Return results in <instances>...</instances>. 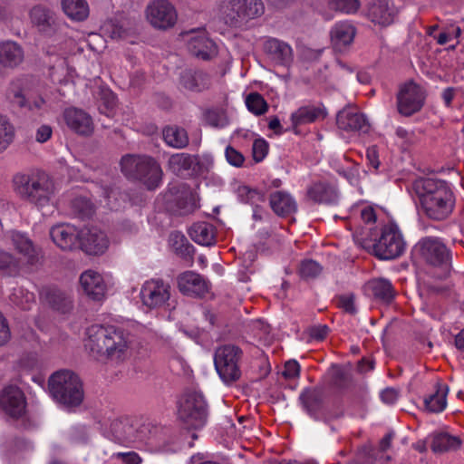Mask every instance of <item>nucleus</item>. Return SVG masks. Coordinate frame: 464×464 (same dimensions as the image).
<instances>
[{"label": "nucleus", "instance_id": "27", "mask_svg": "<svg viewBox=\"0 0 464 464\" xmlns=\"http://www.w3.org/2000/svg\"><path fill=\"white\" fill-rule=\"evenodd\" d=\"M24 59L22 48L14 42L0 43V63L5 67L17 66Z\"/></svg>", "mask_w": 464, "mask_h": 464}, {"label": "nucleus", "instance_id": "2", "mask_svg": "<svg viewBox=\"0 0 464 464\" xmlns=\"http://www.w3.org/2000/svg\"><path fill=\"white\" fill-rule=\"evenodd\" d=\"M414 186L421 208L430 218L442 220L452 212L455 198L445 181L421 179Z\"/></svg>", "mask_w": 464, "mask_h": 464}, {"label": "nucleus", "instance_id": "49", "mask_svg": "<svg viewBox=\"0 0 464 464\" xmlns=\"http://www.w3.org/2000/svg\"><path fill=\"white\" fill-rule=\"evenodd\" d=\"M14 129L5 116L0 114V152L5 150L13 142Z\"/></svg>", "mask_w": 464, "mask_h": 464}, {"label": "nucleus", "instance_id": "14", "mask_svg": "<svg viewBox=\"0 0 464 464\" xmlns=\"http://www.w3.org/2000/svg\"><path fill=\"white\" fill-rule=\"evenodd\" d=\"M398 14L399 9L392 0H371L365 11L366 17L382 27L392 24Z\"/></svg>", "mask_w": 464, "mask_h": 464}, {"label": "nucleus", "instance_id": "55", "mask_svg": "<svg viewBox=\"0 0 464 464\" xmlns=\"http://www.w3.org/2000/svg\"><path fill=\"white\" fill-rule=\"evenodd\" d=\"M118 464H142V459L135 451L118 450Z\"/></svg>", "mask_w": 464, "mask_h": 464}, {"label": "nucleus", "instance_id": "7", "mask_svg": "<svg viewBox=\"0 0 464 464\" xmlns=\"http://www.w3.org/2000/svg\"><path fill=\"white\" fill-rule=\"evenodd\" d=\"M243 351L237 345L225 344L217 348L214 364L218 374L226 384H231L241 377L239 362Z\"/></svg>", "mask_w": 464, "mask_h": 464}, {"label": "nucleus", "instance_id": "59", "mask_svg": "<svg viewBox=\"0 0 464 464\" xmlns=\"http://www.w3.org/2000/svg\"><path fill=\"white\" fill-rule=\"evenodd\" d=\"M300 366L296 361H288L285 364L283 375L286 379H294L299 375Z\"/></svg>", "mask_w": 464, "mask_h": 464}, {"label": "nucleus", "instance_id": "36", "mask_svg": "<svg viewBox=\"0 0 464 464\" xmlns=\"http://www.w3.org/2000/svg\"><path fill=\"white\" fill-rule=\"evenodd\" d=\"M99 90L98 109L100 112L109 118H113L116 115V102L113 92L105 86H100Z\"/></svg>", "mask_w": 464, "mask_h": 464}, {"label": "nucleus", "instance_id": "56", "mask_svg": "<svg viewBox=\"0 0 464 464\" xmlns=\"http://www.w3.org/2000/svg\"><path fill=\"white\" fill-rule=\"evenodd\" d=\"M252 149L255 160L261 161L267 154L268 145L264 139H256Z\"/></svg>", "mask_w": 464, "mask_h": 464}, {"label": "nucleus", "instance_id": "41", "mask_svg": "<svg viewBox=\"0 0 464 464\" xmlns=\"http://www.w3.org/2000/svg\"><path fill=\"white\" fill-rule=\"evenodd\" d=\"M460 445V440L457 437L447 433L435 434L432 438L430 448L432 451L441 453L451 450H456Z\"/></svg>", "mask_w": 464, "mask_h": 464}, {"label": "nucleus", "instance_id": "32", "mask_svg": "<svg viewBox=\"0 0 464 464\" xmlns=\"http://www.w3.org/2000/svg\"><path fill=\"white\" fill-rule=\"evenodd\" d=\"M220 14L226 24H236L243 18V5L241 0H222L219 6Z\"/></svg>", "mask_w": 464, "mask_h": 464}, {"label": "nucleus", "instance_id": "44", "mask_svg": "<svg viewBox=\"0 0 464 464\" xmlns=\"http://www.w3.org/2000/svg\"><path fill=\"white\" fill-rule=\"evenodd\" d=\"M23 260L14 257L11 254L0 250V274L2 276H14L21 268Z\"/></svg>", "mask_w": 464, "mask_h": 464}, {"label": "nucleus", "instance_id": "50", "mask_svg": "<svg viewBox=\"0 0 464 464\" xmlns=\"http://www.w3.org/2000/svg\"><path fill=\"white\" fill-rule=\"evenodd\" d=\"M13 302L23 310H30L35 303V296L24 288H17L13 293Z\"/></svg>", "mask_w": 464, "mask_h": 464}, {"label": "nucleus", "instance_id": "46", "mask_svg": "<svg viewBox=\"0 0 464 464\" xmlns=\"http://www.w3.org/2000/svg\"><path fill=\"white\" fill-rule=\"evenodd\" d=\"M47 301L54 310L63 314L68 313L72 307L71 298L60 290L50 291L47 295Z\"/></svg>", "mask_w": 464, "mask_h": 464}, {"label": "nucleus", "instance_id": "25", "mask_svg": "<svg viewBox=\"0 0 464 464\" xmlns=\"http://www.w3.org/2000/svg\"><path fill=\"white\" fill-rule=\"evenodd\" d=\"M355 28L348 22L337 23L331 30V41L334 48L343 51L353 41Z\"/></svg>", "mask_w": 464, "mask_h": 464}, {"label": "nucleus", "instance_id": "1", "mask_svg": "<svg viewBox=\"0 0 464 464\" xmlns=\"http://www.w3.org/2000/svg\"><path fill=\"white\" fill-rule=\"evenodd\" d=\"M12 188L16 197L37 208L49 206L55 196V184L44 170L33 169L15 173Z\"/></svg>", "mask_w": 464, "mask_h": 464}, {"label": "nucleus", "instance_id": "21", "mask_svg": "<svg viewBox=\"0 0 464 464\" xmlns=\"http://www.w3.org/2000/svg\"><path fill=\"white\" fill-rule=\"evenodd\" d=\"M326 116L325 109L321 105L307 104L299 107L290 116L291 129L297 133L298 127L313 123Z\"/></svg>", "mask_w": 464, "mask_h": 464}, {"label": "nucleus", "instance_id": "61", "mask_svg": "<svg viewBox=\"0 0 464 464\" xmlns=\"http://www.w3.org/2000/svg\"><path fill=\"white\" fill-rule=\"evenodd\" d=\"M329 329L324 324L313 326L309 330L310 336L317 341L324 340L328 334Z\"/></svg>", "mask_w": 464, "mask_h": 464}, {"label": "nucleus", "instance_id": "17", "mask_svg": "<svg viewBox=\"0 0 464 464\" xmlns=\"http://www.w3.org/2000/svg\"><path fill=\"white\" fill-rule=\"evenodd\" d=\"M178 287L185 295L203 296L209 290V283L199 274L186 271L178 276Z\"/></svg>", "mask_w": 464, "mask_h": 464}, {"label": "nucleus", "instance_id": "43", "mask_svg": "<svg viewBox=\"0 0 464 464\" xmlns=\"http://www.w3.org/2000/svg\"><path fill=\"white\" fill-rule=\"evenodd\" d=\"M300 400L302 401L304 408L311 416L315 417L322 408V395L321 392L316 390L304 391L301 394Z\"/></svg>", "mask_w": 464, "mask_h": 464}, {"label": "nucleus", "instance_id": "35", "mask_svg": "<svg viewBox=\"0 0 464 464\" xmlns=\"http://www.w3.org/2000/svg\"><path fill=\"white\" fill-rule=\"evenodd\" d=\"M165 142L172 148L182 149L188 144L187 131L177 126H168L163 130Z\"/></svg>", "mask_w": 464, "mask_h": 464}, {"label": "nucleus", "instance_id": "60", "mask_svg": "<svg viewBox=\"0 0 464 464\" xmlns=\"http://www.w3.org/2000/svg\"><path fill=\"white\" fill-rule=\"evenodd\" d=\"M362 220L368 225H372L376 222V212L372 206H363L361 210Z\"/></svg>", "mask_w": 464, "mask_h": 464}, {"label": "nucleus", "instance_id": "15", "mask_svg": "<svg viewBox=\"0 0 464 464\" xmlns=\"http://www.w3.org/2000/svg\"><path fill=\"white\" fill-rule=\"evenodd\" d=\"M109 247V239L105 232L96 227H85L81 230L79 246L87 255H102Z\"/></svg>", "mask_w": 464, "mask_h": 464}, {"label": "nucleus", "instance_id": "19", "mask_svg": "<svg viewBox=\"0 0 464 464\" xmlns=\"http://www.w3.org/2000/svg\"><path fill=\"white\" fill-rule=\"evenodd\" d=\"M336 122L338 128L345 131L367 132L370 128L366 117L357 109L352 107L344 108L339 111Z\"/></svg>", "mask_w": 464, "mask_h": 464}, {"label": "nucleus", "instance_id": "54", "mask_svg": "<svg viewBox=\"0 0 464 464\" xmlns=\"http://www.w3.org/2000/svg\"><path fill=\"white\" fill-rule=\"evenodd\" d=\"M237 192L240 199L246 203H254L256 199L261 197L256 189H252L245 185L239 186Z\"/></svg>", "mask_w": 464, "mask_h": 464}, {"label": "nucleus", "instance_id": "23", "mask_svg": "<svg viewBox=\"0 0 464 464\" xmlns=\"http://www.w3.org/2000/svg\"><path fill=\"white\" fill-rule=\"evenodd\" d=\"M264 50L276 64L289 66L293 62V49L283 41L269 38L264 43Z\"/></svg>", "mask_w": 464, "mask_h": 464}, {"label": "nucleus", "instance_id": "42", "mask_svg": "<svg viewBox=\"0 0 464 464\" xmlns=\"http://www.w3.org/2000/svg\"><path fill=\"white\" fill-rule=\"evenodd\" d=\"M135 420L129 415H121L118 420V430H120L121 437L118 438L121 443H131L136 439Z\"/></svg>", "mask_w": 464, "mask_h": 464}, {"label": "nucleus", "instance_id": "22", "mask_svg": "<svg viewBox=\"0 0 464 464\" xmlns=\"http://www.w3.org/2000/svg\"><path fill=\"white\" fill-rule=\"evenodd\" d=\"M80 284L83 292L92 300L101 301L107 290L104 280L98 272L87 270L80 276Z\"/></svg>", "mask_w": 464, "mask_h": 464}, {"label": "nucleus", "instance_id": "13", "mask_svg": "<svg viewBox=\"0 0 464 464\" xmlns=\"http://www.w3.org/2000/svg\"><path fill=\"white\" fill-rule=\"evenodd\" d=\"M183 36L187 42L188 52L195 57L209 60L217 54V46L204 29L186 32Z\"/></svg>", "mask_w": 464, "mask_h": 464}, {"label": "nucleus", "instance_id": "9", "mask_svg": "<svg viewBox=\"0 0 464 464\" xmlns=\"http://www.w3.org/2000/svg\"><path fill=\"white\" fill-rule=\"evenodd\" d=\"M207 404L204 397L197 392L188 393L181 400L179 417L189 429H200L207 421Z\"/></svg>", "mask_w": 464, "mask_h": 464}, {"label": "nucleus", "instance_id": "26", "mask_svg": "<svg viewBox=\"0 0 464 464\" xmlns=\"http://www.w3.org/2000/svg\"><path fill=\"white\" fill-rule=\"evenodd\" d=\"M270 206L278 216H288L296 211L295 199L287 193L276 191L270 195Z\"/></svg>", "mask_w": 464, "mask_h": 464}, {"label": "nucleus", "instance_id": "57", "mask_svg": "<svg viewBox=\"0 0 464 464\" xmlns=\"http://www.w3.org/2000/svg\"><path fill=\"white\" fill-rule=\"evenodd\" d=\"M227 162L235 167H241L245 161L244 156L231 146H227L225 150Z\"/></svg>", "mask_w": 464, "mask_h": 464}, {"label": "nucleus", "instance_id": "51", "mask_svg": "<svg viewBox=\"0 0 464 464\" xmlns=\"http://www.w3.org/2000/svg\"><path fill=\"white\" fill-rule=\"evenodd\" d=\"M243 5V19H254L262 15L265 12V6L261 0H244Z\"/></svg>", "mask_w": 464, "mask_h": 464}, {"label": "nucleus", "instance_id": "45", "mask_svg": "<svg viewBox=\"0 0 464 464\" xmlns=\"http://www.w3.org/2000/svg\"><path fill=\"white\" fill-rule=\"evenodd\" d=\"M71 209L78 218H90L94 213V206L86 196H77L71 201Z\"/></svg>", "mask_w": 464, "mask_h": 464}, {"label": "nucleus", "instance_id": "53", "mask_svg": "<svg viewBox=\"0 0 464 464\" xmlns=\"http://www.w3.org/2000/svg\"><path fill=\"white\" fill-rule=\"evenodd\" d=\"M300 275L303 277L310 278L314 277L321 272L320 265L313 260H305L302 262L299 269Z\"/></svg>", "mask_w": 464, "mask_h": 464}, {"label": "nucleus", "instance_id": "10", "mask_svg": "<svg viewBox=\"0 0 464 464\" xmlns=\"http://www.w3.org/2000/svg\"><path fill=\"white\" fill-rule=\"evenodd\" d=\"M145 19L156 30L172 28L178 20L175 6L169 0H152L145 7Z\"/></svg>", "mask_w": 464, "mask_h": 464}, {"label": "nucleus", "instance_id": "12", "mask_svg": "<svg viewBox=\"0 0 464 464\" xmlns=\"http://www.w3.org/2000/svg\"><path fill=\"white\" fill-rule=\"evenodd\" d=\"M423 103L424 93L419 85L409 82L401 86L397 94V108L401 115H412L422 108Z\"/></svg>", "mask_w": 464, "mask_h": 464}, {"label": "nucleus", "instance_id": "34", "mask_svg": "<svg viewBox=\"0 0 464 464\" xmlns=\"http://www.w3.org/2000/svg\"><path fill=\"white\" fill-rule=\"evenodd\" d=\"M308 197L315 202L330 203L336 199L337 193L335 188L324 182L313 184L308 191Z\"/></svg>", "mask_w": 464, "mask_h": 464}, {"label": "nucleus", "instance_id": "64", "mask_svg": "<svg viewBox=\"0 0 464 464\" xmlns=\"http://www.w3.org/2000/svg\"><path fill=\"white\" fill-rule=\"evenodd\" d=\"M399 397V392L394 388H386L381 392V399L384 403L393 404Z\"/></svg>", "mask_w": 464, "mask_h": 464}, {"label": "nucleus", "instance_id": "29", "mask_svg": "<svg viewBox=\"0 0 464 464\" xmlns=\"http://www.w3.org/2000/svg\"><path fill=\"white\" fill-rule=\"evenodd\" d=\"M188 234L193 241L202 246H210L215 243V229L213 225L207 222L193 224Z\"/></svg>", "mask_w": 464, "mask_h": 464}, {"label": "nucleus", "instance_id": "38", "mask_svg": "<svg viewBox=\"0 0 464 464\" xmlns=\"http://www.w3.org/2000/svg\"><path fill=\"white\" fill-rule=\"evenodd\" d=\"M207 75L202 72L184 71L180 75V84L189 91H200L207 86Z\"/></svg>", "mask_w": 464, "mask_h": 464}, {"label": "nucleus", "instance_id": "20", "mask_svg": "<svg viewBox=\"0 0 464 464\" xmlns=\"http://www.w3.org/2000/svg\"><path fill=\"white\" fill-rule=\"evenodd\" d=\"M1 404L7 414L20 417L25 410V399L23 392L16 386H7L3 390Z\"/></svg>", "mask_w": 464, "mask_h": 464}, {"label": "nucleus", "instance_id": "4", "mask_svg": "<svg viewBox=\"0 0 464 464\" xmlns=\"http://www.w3.org/2000/svg\"><path fill=\"white\" fill-rule=\"evenodd\" d=\"M121 167L128 179L140 181L150 190L156 189L162 182V169L152 157L127 155L121 158Z\"/></svg>", "mask_w": 464, "mask_h": 464}, {"label": "nucleus", "instance_id": "37", "mask_svg": "<svg viewBox=\"0 0 464 464\" xmlns=\"http://www.w3.org/2000/svg\"><path fill=\"white\" fill-rule=\"evenodd\" d=\"M30 19L41 31L47 30L54 23L53 13L43 5H35L32 8Z\"/></svg>", "mask_w": 464, "mask_h": 464}, {"label": "nucleus", "instance_id": "52", "mask_svg": "<svg viewBox=\"0 0 464 464\" xmlns=\"http://www.w3.org/2000/svg\"><path fill=\"white\" fill-rule=\"evenodd\" d=\"M207 123L215 128H225L229 121L227 114L223 111H208L206 113Z\"/></svg>", "mask_w": 464, "mask_h": 464}, {"label": "nucleus", "instance_id": "39", "mask_svg": "<svg viewBox=\"0 0 464 464\" xmlns=\"http://www.w3.org/2000/svg\"><path fill=\"white\" fill-rule=\"evenodd\" d=\"M169 243L172 250L184 259L191 258L194 247L189 244L186 237L179 232H173L169 235Z\"/></svg>", "mask_w": 464, "mask_h": 464}, {"label": "nucleus", "instance_id": "31", "mask_svg": "<svg viewBox=\"0 0 464 464\" xmlns=\"http://www.w3.org/2000/svg\"><path fill=\"white\" fill-rule=\"evenodd\" d=\"M198 164L199 160L198 156L183 152L171 155L168 160V167L174 173L195 169Z\"/></svg>", "mask_w": 464, "mask_h": 464}, {"label": "nucleus", "instance_id": "30", "mask_svg": "<svg viewBox=\"0 0 464 464\" xmlns=\"http://www.w3.org/2000/svg\"><path fill=\"white\" fill-rule=\"evenodd\" d=\"M449 387L438 382L436 384V392L424 400V405L428 411L433 413H440L443 411L447 406V395Z\"/></svg>", "mask_w": 464, "mask_h": 464}, {"label": "nucleus", "instance_id": "5", "mask_svg": "<svg viewBox=\"0 0 464 464\" xmlns=\"http://www.w3.org/2000/svg\"><path fill=\"white\" fill-rule=\"evenodd\" d=\"M354 242L362 248L373 247L374 255L380 259H394L401 256L406 249V242L399 227L390 223L382 228L381 236L375 244L372 245L367 237L362 233L353 235Z\"/></svg>", "mask_w": 464, "mask_h": 464}, {"label": "nucleus", "instance_id": "58", "mask_svg": "<svg viewBox=\"0 0 464 464\" xmlns=\"http://www.w3.org/2000/svg\"><path fill=\"white\" fill-rule=\"evenodd\" d=\"M338 306L351 314L356 313L354 296L353 295H343L339 296Z\"/></svg>", "mask_w": 464, "mask_h": 464}, {"label": "nucleus", "instance_id": "33", "mask_svg": "<svg viewBox=\"0 0 464 464\" xmlns=\"http://www.w3.org/2000/svg\"><path fill=\"white\" fill-rule=\"evenodd\" d=\"M62 8L73 21H83L89 15V5L85 0H62Z\"/></svg>", "mask_w": 464, "mask_h": 464}, {"label": "nucleus", "instance_id": "3", "mask_svg": "<svg viewBox=\"0 0 464 464\" xmlns=\"http://www.w3.org/2000/svg\"><path fill=\"white\" fill-rule=\"evenodd\" d=\"M48 387L53 400L68 410L80 406L83 401L82 382L72 371L61 370L53 373Z\"/></svg>", "mask_w": 464, "mask_h": 464}, {"label": "nucleus", "instance_id": "48", "mask_svg": "<svg viewBox=\"0 0 464 464\" xmlns=\"http://www.w3.org/2000/svg\"><path fill=\"white\" fill-rule=\"evenodd\" d=\"M246 106L251 113L256 116L263 115L268 111L266 101L258 92H251L246 96Z\"/></svg>", "mask_w": 464, "mask_h": 464}, {"label": "nucleus", "instance_id": "11", "mask_svg": "<svg viewBox=\"0 0 464 464\" xmlns=\"http://www.w3.org/2000/svg\"><path fill=\"white\" fill-rule=\"evenodd\" d=\"M170 285L162 279L147 280L140 287V302L149 309L161 308L170 298Z\"/></svg>", "mask_w": 464, "mask_h": 464}, {"label": "nucleus", "instance_id": "16", "mask_svg": "<svg viewBox=\"0 0 464 464\" xmlns=\"http://www.w3.org/2000/svg\"><path fill=\"white\" fill-rule=\"evenodd\" d=\"M66 126L74 133L88 137L93 133L94 124L92 116L85 111L76 108H66L63 112Z\"/></svg>", "mask_w": 464, "mask_h": 464}, {"label": "nucleus", "instance_id": "24", "mask_svg": "<svg viewBox=\"0 0 464 464\" xmlns=\"http://www.w3.org/2000/svg\"><path fill=\"white\" fill-rule=\"evenodd\" d=\"M11 244L22 255L23 262L28 265H34L39 261L38 252L33 242L23 233L11 231L8 234Z\"/></svg>", "mask_w": 464, "mask_h": 464}, {"label": "nucleus", "instance_id": "40", "mask_svg": "<svg viewBox=\"0 0 464 464\" xmlns=\"http://www.w3.org/2000/svg\"><path fill=\"white\" fill-rule=\"evenodd\" d=\"M131 327V331L121 329V334L118 336V353H131V352L136 348L139 325L132 324Z\"/></svg>", "mask_w": 464, "mask_h": 464}, {"label": "nucleus", "instance_id": "6", "mask_svg": "<svg viewBox=\"0 0 464 464\" xmlns=\"http://www.w3.org/2000/svg\"><path fill=\"white\" fill-rule=\"evenodd\" d=\"M420 258L428 265L429 271L436 278H445L450 272V253L447 246L435 237H424L415 246Z\"/></svg>", "mask_w": 464, "mask_h": 464}, {"label": "nucleus", "instance_id": "8", "mask_svg": "<svg viewBox=\"0 0 464 464\" xmlns=\"http://www.w3.org/2000/svg\"><path fill=\"white\" fill-rule=\"evenodd\" d=\"M87 339L85 348L96 356L97 359L110 358L113 355L116 349V328L113 325L103 326L94 324L90 326L87 331Z\"/></svg>", "mask_w": 464, "mask_h": 464}, {"label": "nucleus", "instance_id": "47", "mask_svg": "<svg viewBox=\"0 0 464 464\" xmlns=\"http://www.w3.org/2000/svg\"><path fill=\"white\" fill-rule=\"evenodd\" d=\"M7 98L10 102L20 108H24L26 106L27 99L25 98V90L24 88L23 80H16L11 83L7 92Z\"/></svg>", "mask_w": 464, "mask_h": 464}, {"label": "nucleus", "instance_id": "18", "mask_svg": "<svg viewBox=\"0 0 464 464\" xmlns=\"http://www.w3.org/2000/svg\"><path fill=\"white\" fill-rule=\"evenodd\" d=\"M53 241L63 250L78 248L81 230L70 224L53 226L50 230Z\"/></svg>", "mask_w": 464, "mask_h": 464}, {"label": "nucleus", "instance_id": "62", "mask_svg": "<svg viewBox=\"0 0 464 464\" xmlns=\"http://www.w3.org/2000/svg\"><path fill=\"white\" fill-rule=\"evenodd\" d=\"M11 337L10 329L6 319L1 315L0 316V346L5 344Z\"/></svg>", "mask_w": 464, "mask_h": 464}, {"label": "nucleus", "instance_id": "63", "mask_svg": "<svg viewBox=\"0 0 464 464\" xmlns=\"http://www.w3.org/2000/svg\"><path fill=\"white\" fill-rule=\"evenodd\" d=\"M52 133L53 130L49 125H42L36 130L35 140L40 143H44L52 137Z\"/></svg>", "mask_w": 464, "mask_h": 464}, {"label": "nucleus", "instance_id": "28", "mask_svg": "<svg viewBox=\"0 0 464 464\" xmlns=\"http://www.w3.org/2000/svg\"><path fill=\"white\" fill-rule=\"evenodd\" d=\"M364 290L367 295L386 303L392 301L394 296L392 284L385 279L369 281L365 285Z\"/></svg>", "mask_w": 464, "mask_h": 464}]
</instances>
